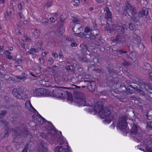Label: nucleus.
<instances>
[{
    "label": "nucleus",
    "mask_w": 152,
    "mask_h": 152,
    "mask_svg": "<svg viewBox=\"0 0 152 152\" xmlns=\"http://www.w3.org/2000/svg\"><path fill=\"white\" fill-rule=\"evenodd\" d=\"M91 29L90 28L88 27H86L84 29V32L85 33H88L90 31L91 32Z\"/></svg>",
    "instance_id": "13d9d810"
},
{
    "label": "nucleus",
    "mask_w": 152,
    "mask_h": 152,
    "mask_svg": "<svg viewBox=\"0 0 152 152\" xmlns=\"http://www.w3.org/2000/svg\"><path fill=\"white\" fill-rule=\"evenodd\" d=\"M82 82H84L87 86L88 89L91 92L94 91L96 88V83L94 81H92L91 79L87 78H82L80 80Z\"/></svg>",
    "instance_id": "423d86ee"
},
{
    "label": "nucleus",
    "mask_w": 152,
    "mask_h": 152,
    "mask_svg": "<svg viewBox=\"0 0 152 152\" xmlns=\"http://www.w3.org/2000/svg\"><path fill=\"white\" fill-rule=\"evenodd\" d=\"M75 85H72V87H65V88L69 89L70 91L72 92L73 94L74 93V92H78L77 91H76L75 88Z\"/></svg>",
    "instance_id": "473e14b6"
},
{
    "label": "nucleus",
    "mask_w": 152,
    "mask_h": 152,
    "mask_svg": "<svg viewBox=\"0 0 152 152\" xmlns=\"http://www.w3.org/2000/svg\"><path fill=\"white\" fill-rule=\"evenodd\" d=\"M24 137L26 138H28V140L31 139L32 137L31 134L28 132H27L26 134L24 135Z\"/></svg>",
    "instance_id": "a18cd8bd"
},
{
    "label": "nucleus",
    "mask_w": 152,
    "mask_h": 152,
    "mask_svg": "<svg viewBox=\"0 0 152 152\" xmlns=\"http://www.w3.org/2000/svg\"><path fill=\"white\" fill-rule=\"evenodd\" d=\"M81 61L82 62H90V60L88 58H86L85 57H82V58L81 59Z\"/></svg>",
    "instance_id": "3c124183"
},
{
    "label": "nucleus",
    "mask_w": 152,
    "mask_h": 152,
    "mask_svg": "<svg viewBox=\"0 0 152 152\" xmlns=\"http://www.w3.org/2000/svg\"><path fill=\"white\" fill-rule=\"evenodd\" d=\"M144 135L142 136V137L141 139H143V144L144 145L146 146V147L148 146L149 147V146L151 145L152 144V139H151L150 137H143V136H145Z\"/></svg>",
    "instance_id": "aec40b11"
},
{
    "label": "nucleus",
    "mask_w": 152,
    "mask_h": 152,
    "mask_svg": "<svg viewBox=\"0 0 152 152\" xmlns=\"http://www.w3.org/2000/svg\"><path fill=\"white\" fill-rule=\"evenodd\" d=\"M65 69H66L68 71H74L75 70L74 66L72 65H66Z\"/></svg>",
    "instance_id": "c9c22d12"
},
{
    "label": "nucleus",
    "mask_w": 152,
    "mask_h": 152,
    "mask_svg": "<svg viewBox=\"0 0 152 152\" xmlns=\"http://www.w3.org/2000/svg\"><path fill=\"white\" fill-rule=\"evenodd\" d=\"M118 89L121 92H123L124 94L125 91L127 90V86H126L124 83H122L120 85Z\"/></svg>",
    "instance_id": "bb28decb"
},
{
    "label": "nucleus",
    "mask_w": 152,
    "mask_h": 152,
    "mask_svg": "<svg viewBox=\"0 0 152 152\" xmlns=\"http://www.w3.org/2000/svg\"><path fill=\"white\" fill-rule=\"evenodd\" d=\"M94 70L98 73L101 72L104 78L107 77L106 75L107 74H106V72H104L105 70L103 69L102 68H97L95 69Z\"/></svg>",
    "instance_id": "a878e982"
},
{
    "label": "nucleus",
    "mask_w": 152,
    "mask_h": 152,
    "mask_svg": "<svg viewBox=\"0 0 152 152\" xmlns=\"http://www.w3.org/2000/svg\"><path fill=\"white\" fill-rule=\"evenodd\" d=\"M12 92L14 96L17 98L23 99V95L24 93L22 88H15L13 90Z\"/></svg>",
    "instance_id": "1a4fd4ad"
},
{
    "label": "nucleus",
    "mask_w": 152,
    "mask_h": 152,
    "mask_svg": "<svg viewBox=\"0 0 152 152\" xmlns=\"http://www.w3.org/2000/svg\"><path fill=\"white\" fill-rule=\"evenodd\" d=\"M145 152H152V151L151 148V147H146Z\"/></svg>",
    "instance_id": "680f3d73"
},
{
    "label": "nucleus",
    "mask_w": 152,
    "mask_h": 152,
    "mask_svg": "<svg viewBox=\"0 0 152 152\" xmlns=\"http://www.w3.org/2000/svg\"><path fill=\"white\" fill-rule=\"evenodd\" d=\"M9 130V129L7 127H6V128L5 129L4 132H5L4 136L3 137V138L4 137H7L9 136V134L8 132Z\"/></svg>",
    "instance_id": "79ce46f5"
},
{
    "label": "nucleus",
    "mask_w": 152,
    "mask_h": 152,
    "mask_svg": "<svg viewBox=\"0 0 152 152\" xmlns=\"http://www.w3.org/2000/svg\"><path fill=\"white\" fill-rule=\"evenodd\" d=\"M146 115L147 118L148 120H152V115H148V113H147Z\"/></svg>",
    "instance_id": "774afa93"
},
{
    "label": "nucleus",
    "mask_w": 152,
    "mask_h": 152,
    "mask_svg": "<svg viewBox=\"0 0 152 152\" xmlns=\"http://www.w3.org/2000/svg\"><path fill=\"white\" fill-rule=\"evenodd\" d=\"M15 77L17 79H19L20 80H24L26 79V76L23 77V76L21 75H17Z\"/></svg>",
    "instance_id": "5fc2aeb1"
},
{
    "label": "nucleus",
    "mask_w": 152,
    "mask_h": 152,
    "mask_svg": "<svg viewBox=\"0 0 152 152\" xmlns=\"http://www.w3.org/2000/svg\"><path fill=\"white\" fill-rule=\"evenodd\" d=\"M100 116L102 118L105 119L103 120V121L106 122L107 123H110L112 121L113 118V115H110L111 112L108 107H105L103 109L102 111L99 113Z\"/></svg>",
    "instance_id": "20e7f679"
},
{
    "label": "nucleus",
    "mask_w": 152,
    "mask_h": 152,
    "mask_svg": "<svg viewBox=\"0 0 152 152\" xmlns=\"http://www.w3.org/2000/svg\"><path fill=\"white\" fill-rule=\"evenodd\" d=\"M4 99L7 103H9L10 102V99L7 96H4Z\"/></svg>",
    "instance_id": "4d7b16f0"
},
{
    "label": "nucleus",
    "mask_w": 152,
    "mask_h": 152,
    "mask_svg": "<svg viewBox=\"0 0 152 152\" xmlns=\"http://www.w3.org/2000/svg\"><path fill=\"white\" fill-rule=\"evenodd\" d=\"M49 124L52 125L51 126H46L45 127V128L49 132H50L52 134H57L58 133L59 131L58 130H56L55 128L54 127L53 125L50 122H48Z\"/></svg>",
    "instance_id": "6ab92c4d"
},
{
    "label": "nucleus",
    "mask_w": 152,
    "mask_h": 152,
    "mask_svg": "<svg viewBox=\"0 0 152 152\" xmlns=\"http://www.w3.org/2000/svg\"><path fill=\"white\" fill-rule=\"evenodd\" d=\"M134 140L137 142H141L142 136L145 135L144 132H142L139 126L135 124L132 125V128L129 133Z\"/></svg>",
    "instance_id": "f03ea898"
},
{
    "label": "nucleus",
    "mask_w": 152,
    "mask_h": 152,
    "mask_svg": "<svg viewBox=\"0 0 152 152\" xmlns=\"http://www.w3.org/2000/svg\"><path fill=\"white\" fill-rule=\"evenodd\" d=\"M45 85L46 87H49L51 86L52 85V83L47 78H46Z\"/></svg>",
    "instance_id": "a19ab883"
},
{
    "label": "nucleus",
    "mask_w": 152,
    "mask_h": 152,
    "mask_svg": "<svg viewBox=\"0 0 152 152\" xmlns=\"http://www.w3.org/2000/svg\"><path fill=\"white\" fill-rule=\"evenodd\" d=\"M65 28L64 27V25L61 23L58 28V33H62L64 31Z\"/></svg>",
    "instance_id": "f704fd0d"
},
{
    "label": "nucleus",
    "mask_w": 152,
    "mask_h": 152,
    "mask_svg": "<svg viewBox=\"0 0 152 152\" xmlns=\"http://www.w3.org/2000/svg\"><path fill=\"white\" fill-rule=\"evenodd\" d=\"M139 48L142 50H143L145 48L143 44L141 42L140 43L137 45Z\"/></svg>",
    "instance_id": "49530a36"
},
{
    "label": "nucleus",
    "mask_w": 152,
    "mask_h": 152,
    "mask_svg": "<svg viewBox=\"0 0 152 152\" xmlns=\"http://www.w3.org/2000/svg\"><path fill=\"white\" fill-rule=\"evenodd\" d=\"M64 88H57L54 89L52 92V94L54 96L57 97L62 98L64 99L66 98V94L62 89Z\"/></svg>",
    "instance_id": "0eeeda50"
},
{
    "label": "nucleus",
    "mask_w": 152,
    "mask_h": 152,
    "mask_svg": "<svg viewBox=\"0 0 152 152\" xmlns=\"http://www.w3.org/2000/svg\"><path fill=\"white\" fill-rule=\"evenodd\" d=\"M10 15L9 14L8 12H6L5 13V17L7 19H9L10 18Z\"/></svg>",
    "instance_id": "e2e57ef3"
},
{
    "label": "nucleus",
    "mask_w": 152,
    "mask_h": 152,
    "mask_svg": "<svg viewBox=\"0 0 152 152\" xmlns=\"http://www.w3.org/2000/svg\"><path fill=\"white\" fill-rule=\"evenodd\" d=\"M73 96L75 99V102L78 104L79 106L86 105V101L84 98V94L80 92H74Z\"/></svg>",
    "instance_id": "39448f33"
},
{
    "label": "nucleus",
    "mask_w": 152,
    "mask_h": 152,
    "mask_svg": "<svg viewBox=\"0 0 152 152\" xmlns=\"http://www.w3.org/2000/svg\"><path fill=\"white\" fill-rule=\"evenodd\" d=\"M145 69L147 70H151V68L150 65L147 63L145 62L144 64Z\"/></svg>",
    "instance_id": "e433bc0d"
},
{
    "label": "nucleus",
    "mask_w": 152,
    "mask_h": 152,
    "mask_svg": "<svg viewBox=\"0 0 152 152\" xmlns=\"http://www.w3.org/2000/svg\"><path fill=\"white\" fill-rule=\"evenodd\" d=\"M129 29L132 31H134L135 28V26L133 23L131 22L129 24Z\"/></svg>",
    "instance_id": "ea45409f"
},
{
    "label": "nucleus",
    "mask_w": 152,
    "mask_h": 152,
    "mask_svg": "<svg viewBox=\"0 0 152 152\" xmlns=\"http://www.w3.org/2000/svg\"><path fill=\"white\" fill-rule=\"evenodd\" d=\"M134 43L138 45L141 42V39L139 37H137L134 40Z\"/></svg>",
    "instance_id": "58836bf2"
},
{
    "label": "nucleus",
    "mask_w": 152,
    "mask_h": 152,
    "mask_svg": "<svg viewBox=\"0 0 152 152\" xmlns=\"http://www.w3.org/2000/svg\"><path fill=\"white\" fill-rule=\"evenodd\" d=\"M108 6H110L109 5H107L104 9V11L106 12L105 13V16L106 19H111L112 18V13L110 11L109 8L108 7Z\"/></svg>",
    "instance_id": "412c9836"
},
{
    "label": "nucleus",
    "mask_w": 152,
    "mask_h": 152,
    "mask_svg": "<svg viewBox=\"0 0 152 152\" xmlns=\"http://www.w3.org/2000/svg\"><path fill=\"white\" fill-rule=\"evenodd\" d=\"M29 147V145L27 143L25 146L22 152H27Z\"/></svg>",
    "instance_id": "37998d69"
},
{
    "label": "nucleus",
    "mask_w": 152,
    "mask_h": 152,
    "mask_svg": "<svg viewBox=\"0 0 152 152\" xmlns=\"http://www.w3.org/2000/svg\"><path fill=\"white\" fill-rule=\"evenodd\" d=\"M77 71L78 72V73L80 75H82L84 73V70L80 66H78Z\"/></svg>",
    "instance_id": "72a5a7b5"
},
{
    "label": "nucleus",
    "mask_w": 152,
    "mask_h": 152,
    "mask_svg": "<svg viewBox=\"0 0 152 152\" xmlns=\"http://www.w3.org/2000/svg\"><path fill=\"white\" fill-rule=\"evenodd\" d=\"M103 103L101 101H98L94 104V110L95 112L99 113L103 110L104 107H103Z\"/></svg>",
    "instance_id": "4468645a"
},
{
    "label": "nucleus",
    "mask_w": 152,
    "mask_h": 152,
    "mask_svg": "<svg viewBox=\"0 0 152 152\" xmlns=\"http://www.w3.org/2000/svg\"><path fill=\"white\" fill-rule=\"evenodd\" d=\"M106 68L107 72L105 70L104 72L107 74L106 75L107 77L106 78H104V79H108L113 77L114 75L117 74V71L114 70L113 68L110 66H107Z\"/></svg>",
    "instance_id": "9b49d317"
},
{
    "label": "nucleus",
    "mask_w": 152,
    "mask_h": 152,
    "mask_svg": "<svg viewBox=\"0 0 152 152\" xmlns=\"http://www.w3.org/2000/svg\"><path fill=\"white\" fill-rule=\"evenodd\" d=\"M39 115H37L34 114L32 117L36 122L38 124L40 125L42 124L45 121H47L45 119L43 118L38 113Z\"/></svg>",
    "instance_id": "dca6fc26"
},
{
    "label": "nucleus",
    "mask_w": 152,
    "mask_h": 152,
    "mask_svg": "<svg viewBox=\"0 0 152 152\" xmlns=\"http://www.w3.org/2000/svg\"><path fill=\"white\" fill-rule=\"evenodd\" d=\"M25 107L30 111H31L34 113H37V110L33 107L31 104L30 101H27L25 104Z\"/></svg>",
    "instance_id": "b1692460"
},
{
    "label": "nucleus",
    "mask_w": 152,
    "mask_h": 152,
    "mask_svg": "<svg viewBox=\"0 0 152 152\" xmlns=\"http://www.w3.org/2000/svg\"><path fill=\"white\" fill-rule=\"evenodd\" d=\"M48 90L42 88L36 89L34 91L33 95L34 96H48L49 95Z\"/></svg>",
    "instance_id": "6e6552de"
},
{
    "label": "nucleus",
    "mask_w": 152,
    "mask_h": 152,
    "mask_svg": "<svg viewBox=\"0 0 152 152\" xmlns=\"http://www.w3.org/2000/svg\"><path fill=\"white\" fill-rule=\"evenodd\" d=\"M105 80L107 86L110 87H112L114 84H117L119 81V78L117 77H113L111 78Z\"/></svg>",
    "instance_id": "f8f14e48"
},
{
    "label": "nucleus",
    "mask_w": 152,
    "mask_h": 152,
    "mask_svg": "<svg viewBox=\"0 0 152 152\" xmlns=\"http://www.w3.org/2000/svg\"><path fill=\"white\" fill-rule=\"evenodd\" d=\"M53 2V0L48 1L46 3L45 6H47V7H50L52 5V4Z\"/></svg>",
    "instance_id": "c03bdc74"
},
{
    "label": "nucleus",
    "mask_w": 152,
    "mask_h": 152,
    "mask_svg": "<svg viewBox=\"0 0 152 152\" xmlns=\"http://www.w3.org/2000/svg\"><path fill=\"white\" fill-rule=\"evenodd\" d=\"M114 41L116 43L125 42L126 41L125 35L123 34L118 33Z\"/></svg>",
    "instance_id": "f3484780"
},
{
    "label": "nucleus",
    "mask_w": 152,
    "mask_h": 152,
    "mask_svg": "<svg viewBox=\"0 0 152 152\" xmlns=\"http://www.w3.org/2000/svg\"><path fill=\"white\" fill-rule=\"evenodd\" d=\"M67 93L66 96H67V99L72 101L73 100V97L72 95V92H71L70 91H66Z\"/></svg>",
    "instance_id": "2f4dec72"
},
{
    "label": "nucleus",
    "mask_w": 152,
    "mask_h": 152,
    "mask_svg": "<svg viewBox=\"0 0 152 152\" xmlns=\"http://www.w3.org/2000/svg\"><path fill=\"white\" fill-rule=\"evenodd\" d=\"M38 152H48L47 144L43 141H41L40 143Z\"/></svg>",
    "instance_id": "2eb2a0df"
},
{
    "label": "nucleus",
    "mask_w": 152,
    "mask_h": 152,
    "mask_svg": "<svg viewBox=\"0 0 152 152\" xmlns=\"http://www.w3.org/2000/svg\"><path fill=\"white\" fill-rule=\"evenodd\" d=\"M29 51H28V52H26V54L27 55L28 54H31L32 56H33L34 55V53H33V52L37 53L39 51V50H38L34 48H31L29 49Z\"/></svg>",
    "instance_id": "cd10ccee"
},
{
    "label": "nucleus",
    "mask_w": 152,
    "mask_h": 152,
    "mask_svg": "<svg viewBox=\"0 0 152 152\" xmlns=\"http://www.w3.org/2000/svg\"><path fill=\"white\" fill-rule=\"evenodd\" d=\"M23 130H22L20 132L18 131L15 132L13 140V142L19 143L21 141L20 138L23 136Z\"/></svg>",
    "instance_id": "ddd939ff"
},
{
    "label": "nucleus",
    "mask_w": 152,
    "mask_h": 152,
    "mask_svg": "<svg viewBox=\"0 0 152 152\" xmlns=\"http://www.w3.org/2000/svg\"><path fill=\"white\" fill-rule=\"evenodd\" d=\"M116 52L120 54L122 56L123 55H127V52L126 51L125 49H118L116 50Z\"/></svg>",
    "instance_id": "c85d7f7f"
},
{
    "label": "nucleus",
    "mask_w": 152,
    "mask_h": 152,
    "mask_svg": "<svg viewBox=\"0 0 152 152\" xmlns=\"http://www.w3.org/2000/svg\"><path fill=\"white\" fill-rule=\"evenodd\" d=\"M68 148H62L61 146H57L54 149L55 152H70L69 151V148L70 147L68 145V143L66 142Z\"/></svg>",
    "instance_id": "5701e85b"
},
{
    "label": "nucleus",
    "mask_w": 152,
    "mask_h": 152,
    "mask_svg": "<svg viewBox=\"0 0 152 152\" xmlns=\"http://www.w3.org/2000/svg\"><path fill=\"white\" fill-rule=\"evenodd\" d=\"M45 82L46 78H45L44 80H41L39 81L40 84L46 87Z\"/></svg>",
    "instance_id": "09e8293b"
},
{
    "label": "nucleus",
    "mask_w": 152,
    "mask_h": 152,
    "mask_svg": "<svg viewBox=\"0 0 152 152\" xmlns=\"http://www.w3.org/2000/svg\"><path fill=\"white\" fill-rule=\"evenodd\" d=\"M54 62V60L53 58H49L47 61V64H48L51 65Z\"/></svg>",
    "instance_id": "de8ad7c7"
},
{
    "label": "nucleus",
    "mask_w": 152,
    "mask_h": 152,
    "mask_svg": "<svg viewBox=\"0 0 152 152\" xmlns=\"http://www.w3.org/2000/svg\"><path fill=\"white\" fill-rule=\"evenodd\" d=\"M126 120L127 117L125 115L119 118L117 126V128H118L123 132L125 135H126L127 134L129 133V131L127 129Z\"/></svg>",
    "instance_id": "7ed1b4c3"
},
{
    "label": "nucleus",
    "mask_w": 152,
    "mask_h": 152,
    "mask_svg": "<svg viewBox=\"0 0 152 152\" xmlns=\"http://www.w3.org/2000/svg\"><path fill=\"white\" fill-rule=\"evenodd\" d=\"M100 35L99 34V32L98 30L95 29L91 30V31L90 34V39H100Z\"/></svg>",
    "instance_id": "a211bd4d"
},
{
    "label": "nucleus",
    "mask_w": 152,
    "mask_h": 152,
    "mask_svg": "<svg viewBox=\"0 0 152 152\" xmlns=\"http://www.w3.org/2000/svg\"><path fill=\"white\" fill-rule=\"evenodd\" d=\"M86 110L88 112L91 113H92L93 112H94V113L96 114V113H95V112L94 109H93L91 107H90L86 109Z\"/></svg>",
    "instance_id": "8fccbe9b"
},
{
    "label": "nucleus",
    "mask_w": 152,
    "mask_h": 152,
    "mask_svg": "<svg viewBox=\"0 0 152 152\" xmlns=\"http://www.w3.org/2000/svg\"><path fill=\"white\" fill-rule=\"evenodd\" d=\"M124 26H126L125 25L123 26L117 25L115 27V30H119L121 32V34H123L125 33V30H126V27H124Z\"/></svg>",
    "instance_id": "393cba45"
},
{
    "label": "nucleus",
    "mask_w": 152,
    "mask_h": 152,
    "mask_svg": "<svg viewBox=\"0 0 152 152\" xmlns=\"http://www.w3.org/2000/svg\"><path fill=\"white\" fill-rule=\"evenodd\" d=\"M124 61L122 63V65L124 66H128L131 65V63L125 59H123Z\"/></svg>",
    "instance_id": "4c0bfd02"
},
{
    "label": "nucleus",
    "mask_w": 152,
    "mask_h": 152,
    "mask_svg": "<svg viewBox=\"0 0 152 152\" xmlns=\"http://www.w3.org/2000/svg\"><path fill=\"white\" fill-rule=\"evenodd\" d=\"M3 152H13L10 146H6L3 148Z\"/></svg>",
    "instance_id": "7c9ffc66"
},
{
    "label": "nucleus",
    "mask_w": 152,
    "mask_h": 152,
    "mask_svg": "<svg viewBox=\"0 0 152 152\" xmlns=\"http://www.w3.org/2000/svg\"><path fill=\"white\" fill-rule=\"evenodd\" d=\"M136 91L142 95H144L145 94V93L143 90L139 88H137Z\"/></svg>",
    "instance_id": "6e6d98bb"
},
{
    "label": "nucleus",
    "mask_w": 152,
    "mask_h": 152,
    "mask_svg": "<svg viewBox=\"0 0 152 152\" xmlns=\"http://www.w3.org/2000/svg\"><path fill=\"white\" fill-rule=\"evenodd\" d=\"M40 64L42 65H44L45 61L43 58H39V59Z\"/></svg>",
    "instance_id": "052dcab7"
},
{
    "label": "nucleus",
    "mask_w": 152,
    "mask_h": 152,
    "mask_svg": "<svg viewBox=\"0 0 152 152\" xmlns=\"http://www.w3.org/2000/svg\"><path fill=\"white\" fill-rule=\"evenodd\" d=\"M72 21L73 23H76L79 22V20L76 17H74L73 18Z\"/></svg>",
    "instance_id": "338daca9"
},
{
    "label": "nucleus",
    "mask_w": 152,
    "mask_h": 152,
    "mask_svg": "<svg viewBox=\"0 0 152 152\" xmlns=\"http://www.w3.org/2000/svg\"><path fill=\"white\" fill-rule=\"evenodd\" d=\"M84 33H83L80 32L79 33H75L74 34L75 36L79 37H81L83 36Z\"/></svg>",
    "instance_id": "603ef678"
},
{
    "label": "nucleus",
    "mask_w": 152,
    "mask_h": 152,
    "mask_svg": "<svg viewBox=\"0 0 152 152\" xmlns=\"http://www.w3.org/2000/svg\"><path fill=\"white\" fill-rule=\"evenodd\" d=\"M149 80L152 82V73H149L148 76Z\"/></svg>",
    "instance_id": "69168bd1"
},
{
    "label": "nucleus",
    "mask_w": 152,
    "mask_h": 152,
    "mask_svg": "<svg viewBox=\"0 0 152 152\" xmlns=\"http://www.w3.org/2000/svg\"><path fill=\"white\" fill-rule=\"evenodd\" d=\"M23 4V2H21L19 4H18V8L21 11L23 9V7L22 6Z\"/></svg>",
    "instance_id": "bf43d9fd"
},
{
    "label": "nucleus",
    "mask_w": 152,
    "mask_h": 152,
    "mask_svg": "<svg viewBox=\"0 0 152 152\" xmlns=\"http://www.w3.org/2000/svg\"><path fill=\"white\" fill-rule=\"evenodd\" d=\"M59 56L60 58L62 59V60L63 59L64 56L63 55L61 51L59 53Z\"/></svg>",
    "instance_id": "0e129e2a"
},
{
    "label": "nucleus",
    "mask_w": 152,
    "mask_h": 152,
    "mask_svg": "<svg viewBox=\"0 0 152 152\" xmlns=\"http://www.w3.org/2000/svg\"><path fill=\"white\" fill-rule=\"evenodd\" d=\"M148 13V9H143L137 13L135 7L132 6L129 3L127 4L123 11L124 15L127 16V18L135 23H140L139 18L144 16L147 17Z\"/></svg>",
    "instance_id": "f257e3e1"
},
{
    "label": "nucleus",
    "mask_w": 152,
    "mask_h": 152,
    "mask_svg": "<svg viewBox=\"0 0 152 152\" xmlns=\"http://www.w3.org/2000/svg\"><path fill=\"white\" fill-rule=\"evenodd\" d=\"M138 88L137 86L134 83H132L129 86H127V90L125 91L124 94L125 95L131 94L137 91Z\"/></svg>",
    "instance_id": "9d476101"
},
{
    "label": "nucleus",
    "mask_w": 152,
    "mask_h": 152,
    "mask_svg": "<svg viewBox=\"0 0 152 152\" xmlns=\"http://www.w3.org/2000/svg\"><path fill=\"white\" fill-rule=\"evenodd\" d=\"M60 133V135H58L59 137L58 142L59 144L60 145H62L65 142V140L63 139V137H62L61 136H62L61 132L60 131H59Z\"/></svg>",
    "instance_id": "c756f323"
},
{
    "label": "nucleus",
    "mask_w": 152,
    "mask_h": 152,
    "mask_svg": "<svg viewBox=\"0 0 152 152\" xmlns=\"http://www.w3.org/2000/svg\"><path fill=\"white\" fill-rule=\"evenodd\" d=\"M40 135L42 137L45 139H46L47 137V134L46 133L42 132L40 134Z\"/></svg>",
    "instance_id": "864d4df0"
},
{
    "label": "nucleus",
    "mask_w": 152,
    "mask_h": 152,
    "mask_svg": "<svg viewBox=\"0 0 152 152\" xmlns=\"http://www.w3.org/2000/svg\"><path fill=\"white\" fill-rule=\"evenodd\" d=\"M81 53L84 56L88 55L87 51L88 50V47L84 43H81L80 45Z\"/></svg>",
    "instance_id": "4be33fe9"
}]
</instances>
